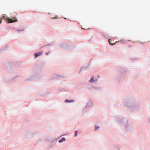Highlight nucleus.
Segmentation results:
<instances>
[{
	"mask_svg": "<svg viewBox=\"0 0 150 150\" xmlns=\"http://www.w3.org/2000/svg\"><path fill=\"white\" fill-rule=\"evenodd\" d=\"M42 54V52H39L35 54V58L41 55Z\"/></svg>",
	"mask_w": 150,
	"mask_h": 150,
	"instance_id": "nucleus-2",
	"label": "nucleus"
},
{
	"mask_svg": "<svg viewBox=\"0 0 150 150\" xmlns=\"http://www.w3.org/2000/svg\"><path fill=\"white\" fill-rule=\"evenodd\" d=\"M99 127L96 126L95 127V130H97L98 129H99Z\"/></svg>",
	"mask_w": 150,
	"mask_h": 150,
	"instance_id": "nucleus-8",
	"label": "nucleus"
},
{
	"mask_svg": "<svg viewBox=\"0 0 150 150\" xmlns=\"http://www.w3.org/2000/svg\"><path fill=\"white\" fill-rule=\"evenodd\" d=\"M97 81V79H96V80H95L93 78H92L91 79V80L90 81V82H93L95 81Z\"/></svg>",
	"mask_w": 150,
	"mask_h": 150,
	"instance_id": "nucleus-6",
	"label": "nucleus"
},
{
	"mask_svg": "<svg viewBox=\"0 0 150 150\" xmlns=\"http://www.w3.org/2000/svg\"><path fill=\"white\" fill-rule=\"evenodd\" d=\"M74 101V100H65V103H70V102H73Z\"/></svg>",
	"mask_w": 150,
	"mask_h": 150,
	"instance_id": "nucleus-4",
	"label": "nucleus"
},
{
	"mask_svg": "<svg viewBox=\"0 0 150 150\" xmlns=\"http://www.w3.org/2000/svg\"><path fill=\"white\" fill-rule=\"evenodd\" d=\"M112 39H110L108 40V41H109V42L110 43V45H114L115 44H116V43H117V42H118L119 41H116L115 43L114 44H113V43H111V42H112Z\"/></svg>",
	"mask_w": 150,
	"mask_h": 150,
	"instance_id": "nucleus-3",
	"label": "nucleus"
},
{
	"mask_svg": "<svg viewBox=\"0 0 150 150\" xmlns=\"http://www.w3.org/2000/svg\"><path fill=\"white\" fill-rule=\"evenodd\" d=\"M65 138H63L62 139L59 140V143H61V142H62L63 141H65Z\"/></svg>",
	"mask_w": 150,
	"mask_h": 150,
	"instance_id": "nucleus-5",
	"label": "nucleus"
},
{
	"mask_svg": "<svg viewBox=\"0 0 150 150\" xmlns=\"http://www.w3.org/2000/svg\"><path fill=\"white\" fill-rule=\"evenodd\" d=\"M6 21L8 23H12L18 21L16 18L15 17H13L12 19L8 18H7L6 19Z\"/></svg>",
	"mask_w": 150,
	"mask_h": 150,
	"instance_id": "nucleus-1",
	"label": "nucleus"
},
{
	"mask_svg": "<svg viewBox=\"0 0 150 150\" xmlns=\"http://www.w3.org/2000/svg\"><path fill=\"white\" fill-rule=\"evenodd\" d=\"M74 133H75V136L76 137L77 135V133H78L77 132V131H75L74 132Z\"/></svg>",
	"mask_w": 150,
	"mask_h": 150,
	"instance_id": "nucleus-7",
	"label": "nucleus"
},
{
	"mask_svg": "<svg viewBox=\"0 0 150 150\" xmlns=\"http://www.w3.org/2000/svg\"><path fill=\"white\" fill-rule=\"evenodd\" d=\"M128 46L129 47H132V46H131V45H128Z\"/></svg>",
	"mask_w": 150,
	"mask_h": 150,
	"instance_id": "nucleus-9",
	"label": "nucleus"
},
{
	"mask_svg": "<svg viewBox=\"0 0 150 150\" xmlns=\"http://www.w3.org/2000/svg\"><path fill=\"white\" fill-rule=\"evenodd\" d=\"M1 22H2V21H1V20H0V24L1 23Z\"/></svg>",
	"mask_w": 150,
	"mask_h": 150,
	"instance_id": "nucleus-10",
	"label": "nucleus"
}]
</instances>
